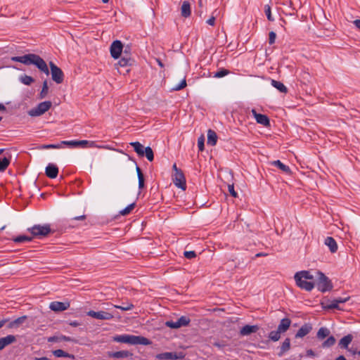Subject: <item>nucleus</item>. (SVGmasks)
<instances>
[{
    "label": "nucleus",
    "instance_id": "f257e3e1",
    "mask_svg": "<svg viewBox=\"0 0 360 360\" xmlns=\"http://www.w3.org/2000/svg\"><path fill=\"white\" fill-rule=\"evenodd\" d=\"M11 60L14 62H19L25 65H34L38 70L49 75H51V79L57 84H61L64 79V74L62 70L53 62L49 63L50 70L45 60L39 55L34 53L25 54L21 56H13Z\"/></svg>",
    "mask_w": 360,
    "mask_h": 360
},
{
    "label": "nucleus",
    "instance_id": "f03ea898",
    "mask_svg": "<svg viewBox=\"0 0 360 360\" xmlns=\"http://www.w3.org/2000/svg\"><path fill=\"white\" fill-rule=\"evenodd\" d=\"M114 340L117 342L127 343L133 345H149L151 343V342L145 337L133 335H117L114 337Z\"/></svg>",
    "mask_w": 360,
    "mask_h": 360
},
{
    "label": "nucleus",
    "instance_id": "7ed1b4c3",
    "mask_svg": "<svg viewBox=\"0 0 360 360\" xmlns=\"http://www.w3.org/2000/svg\"><path fill=\"white\" fill-rule=\"evenodd\" d=\"M27 231L31 233L32 237H33V238H42L51 233V229L49 224H36L30 228H28Z\"/></svg>",
    "mask_w": 360,
    "mask_h": 360
},
{
    "label": "nucleus",
    "instance_id": "20e7f679",
    "mask_svg": "<svg viewBox=\"0 0 360 360\" xmlns=\"http://www.w3.org/2000/svg\"><path fill=\"white\" fill-rule=\"evenodd\" d=\"M317 288L319 291L325 292L333 289V284L330 280L322 272H317Z\"/></svg>",
    "mask_w": 360,
    "mask_h": 360
},
{
    "label": "nucleus",
    "instance_id": "39448f33",
    "mask_svg": "<svg viewBox=\"0 0 360 360\" xmlns=\"http://www.w3.org/2000/svg\"><path fill=\"white\" fill-rule=\"evenodd\" d=\"M51 106L52 103L51 101H43L39 103L36 107L30 109L27 113L31 117H39L47 112Z\"/></svg>",
    "mask_w": 360,
    "mask_h": 360
},
{
    "label": "nucleus",
    "instance_id": "423d86ee",
    "mask_svg": "<svg viewBox=\"0 0 360 360\" xmlns=\"http://www.w3.org/2000/svg\"><path fill=\"white\" fill-rule=\"evenodd\" d=\"M185 357V354L180 352H163L156 355V358L159 360H180Z\"/></svg>",
    "mask_w": 360,
    "mask_h": 360
},
{
    "label": "nucleus",
    "instance_id": "0eeeda50",
    "mask_svg": "<svg viewBox=\"0 0 360 360\" xmlns=\"http://www.w3.org/2000/svg\"><path fill=\"white\" fill-rule=\"evenodd\" d=\"M191 320L186 316H182L176 321H167L165 326L170 328H179L182 326H186L189 324Z\"/></svg>",
    "mask_w": 360,
    "mask_h": 360
},
{
    "label": "nucleus",
    "instance_id": "6e6552de",
    "mask_svg": "<svg viewBox=\"0 0 360 360\" xmlns=\"http://www.w3.org/2000/svg\"><path fill=\"white\" fill-rule=\"evenodd\" d=\"M123 51V44L120 40H115L114 41L110 47V52L111 56L117 59L120 57Z\"/></svg>",
    "mask_w": 360,
    "mask_h": 360
},
{
    "label": "nucleus",
    "instance_id": "1a4fd4ad",
    "mask_svg": "<svg viewBox=\"0 0 360 360\" xmlns=\"http://www.w3.org/2000/svg\"><path fill=\"white\" fill-rule=\"evenodd\" d=\"M61 144L68 146L71 148H76V147L86 148V147H93L94 143L93 141H88L86 140L63 141H61Z\"/></svg>",
    "mask_w": 360,
    "mask_h": 360
},
{
    "label": "nucleus",
    "instance_id": "9d476101",
    "mask_svg": "<svg viewBox=\"0 0 360 360\" xmlns=\"http://www.w3.org/2000/svg\"><path fill=\"white\" fill-rule=\"evenodd\" d=\"M173 182L176 187L182 189L183 191L186 190V183L183 172H174L173 176Z\"/></svg>",
    "mask_w": 360,
    "mask_h": 360
},
{
    "label": "nucleus",
    "instance_id": "9b49d317",
    "mask_svg": "<svg viewBox=\"0 0 360 360\" xmlns=\"http://www.w3.org/2000/svg\"><path fill=\"white\" fill-rule=\"evenodd\" d=\"M296 285L301 289L307 291H311L314 288V283L312 281H308L307 280L303 279L300 277L294 276Z\"/></svg>",
    "mask_w": 360,
    "mask_h": 360
},
{
    "label": "nucleus",
    "instance_id": "f8f14e48",
    "mask_svg": "<svg viewBox=\"0 0 360 360\" xmlns=\"http://www.w3.org/2000/svg\"><path fill=\"white\" fill-rule=\"evenodd\" d=\"M262 82L264 83L263 86L266 88L272 86L277 89V90H287L284 84L279 81H276L271 78H266L263 79Z\"/></svg>",
    "mask_w": 360,
    "mask_h": 360
},
{
    "label": "nucleus",
    "instance_id": "ddd939ff",
    "mask_svg": "<svg viewBox=\"0 0 360 360\" xmlns=\"http://www.w3.org/2000/svg\"><path fill=\"white\" fill-rule=\"evenodd\" d=\"M87 314L92 318L99 320H110L113 318L112 314L103 311H94L91 310L87 313Z\"/></svg>",
    "mask_w": 360,
    "mask_h": 360
},
{
    "label": "nucleus",
    "instance_id": "4468645a",
    "mask_svg": "<svg viewBox=\"0 0 360 360\" xmlns=\"http://www.w3.org/2000/svg\"><path fill=\"white\" fill-rule=\"evenodd\" d=\"M70 307L69 302L54 301L50 303L49 308L53 311H63Z\"/></svg>",
    "mask_w": 360,
    "mask_h": 360
},
{
    "label": "nucleus",
    "instance_id": "2eb2a0df",
    "mask_svg": "<svg viewBox=\"0 0 360 360\" xmlns=\"http://www.w3.org/2000/svg\"><path fill=\"white\" fill-rule=\"evenodd\" d=\"M252 112L257 123L261 124L264 127H268L270 125L269 119L266 115L257 113L255 109L252 110Z\"/></svg>",
    "mask_w": 360,
    "mask_h": 360
},
{
    "label": "nucleus",
    "instance_id": "dca6fc26",
    "mask_svg": "<svg viewBox=\"0 0 360 360\" xmlns=\"http://www.w3.org/2000/svg\"><path fill=\"white\" fill-rule=\"evenodd\" d=\"M321 304L322 306V308L326 310L335 309L342 310V308L340 307V305L336 304L334 300L330 301L327 298H323L321 302Z\"/></svg>",
    "mask_w": 360,
    "mask_h": 360
},
{
    "label": "nucleus",
    "instance_id": "f3484780",
    "mask_svg": "<svg viewBox=\"0 0 360 360\" xmlns=\"http://www.w3.org/2000/svg\"><path fill=\"white\" fill-rule=\"evenodd\" d=\"M16 342V337L13 335H8L0 338V351L4 349L8 345Z\"/></svg>",
    "mask_w": 360,
    "mask_h": 360
},
{
    "label": "nucleus",
    "instance_id": "a211bd4d",
    "mask_svg": "<svg viewBox=\"0 0 360 360\" xmlns=\"http://www.w3.org/2000/svg\"><path fill=\"white\" fill-rule=\"evenodd\" d=\"M312 330L311 324L309 323H304L295 334L296 338H302L309 334Z\"/></svg>",
    "mask_w": 360,
    "mask_h": 360
},
{
    "label": "nucleus",
    "instance_id": "6ab92c4d",
    "mask_svg": "<svg viewBox=\"0 0 360 360\" xmlns=\"http://www.w3.org/2000/svg\"><path fill=\"white\" fill-rule=\"evenodd\" d=\"M45 174L48 177L55 179L58 176V168L56 165L50 163L46 167Z\"/></svg>",
    "mask_w": 360,
    "mask_h": 360
},
{
    "label": "nucleus",
    "instance_id": "aec40b11",
    "mask_svg": "<svg viewBox=\"0 0 360 360\" xmlns=\"http://www.w3.org/2000/svg\"><path fill=\"white\" fill-rule=\"evenodd\" d=\"M259 330V327L257 325L250 326L245 325L242 327L240 330V334L243 336L248 335L251 333H255Z\"/></svg>",
    "mask_w": 360,
    "mask_h": 360
},
{
    "label": "nucleus",
    "instance_id": "412c9836",
    "mask_svg": "<svg viewBox=\"0 0 360 360\" xmlns=\"http://www.w3.org/2000/svg\"><path fill=\"white\" fill-rule=\"evenodd\" d=\"M291 320L288 318L282 319L277 327V329L282 333L286 332L290 328Z\"/></svg>",
    "mask_w": 360,
    "mask_h": 360
},
{
    "label": "nucleus",
    "instance_id": "4be33fe9",
    "mask_svg": "<svg viewBox=\"0 0 360 360\" xmlns=\"http://www.w3.org/2000/svg\"><path fill=\"white\" fill-rule=\"evenodd\" d=\"M325 245H327L332 253H335L338 250V245L335 240L330 236H328L325 239Z\"/></svg>",
    "mask_w": 360,
    "mask_h": 360
},
{
    "label": "nucleus",
    "instance_id": "5701e85b",
    "mask_svg": "<svg viewBox=\"0 0 360 360\" xmlns=\"http://www.w3.org/2000/svg\"><path fill=\"white\" fill-rule=\"evenodd\" d=\"M48 341L50 342H61V341L75 342V340L73 338H72L69 336L63 335H54V336L50 337V338H49Z\"/></svg>",
    "mask_w": 360,
    "mask_h": 360
},
{
    "label": "nucleus",
    "instance_id": "b1692460",
    "mask_svg": "<svg viewBox=\"0 0 360 360\" xmlns=\"http://www.w3.org/2000/svg\"><path fill=\"white\" fill-rule=\"evenodd\" d=\"M181 15L184 18H188L191 15V4L188 1H184L182 3L181 7Z\"/></svg>",
    "mask_w": 360,
    "mask_h": 360
},
{
    "label": "nucleus",
    "instance_id": "393cba45",
    "mask_svg": "<svg viewBox=\"0 0 360 360\" xmlns=\"http://www.w3.org/2000/svg\"><path fill=\"white\" fill-rule=\"evenodd\" d=\"M271 165L277 167L278 169H280L281 171H283L284 173L290 174H291V170L290 167L283 163H282L279 160H274L271 162Z\"/></svg>",
    "mask_w": 360,
    "mask_h": 360
},
{
    "label": "nucleus",
    "instance_id": "a878e982",
    "mask_svg": "<svg viewBox=\"0 0 360 360\" xmlns=\"http://www.w3.org/2000/svg\"><path fill=\"white\" fill-rule=\"evenodd\" d=\"M290 349V338H285V340L282 343L280 351L278 353V356H283L284 354L288 352Z\"/></svg>",
    "mask_w": 360,
    "mask_h": 360
},
{
    "label": "nucleus",
    "instance_id": "bb28decb",
    "mask_svg": "<svg viewBox=\"0 0 360 360\" xmlns=\"http://www.w3.org/2000/svg\"><path fill=\"white\" fill-rule=\"evenodd\" d=\"M217 141V135L212 129L207 131V144L210 146H215Z\"/></svg>",
    "mask_w": 360,
    "mask_h": 360
},
{
    "label": "nucleus",
    "instance_id": "cd10ccee",
    "mask_svg": "<svg viewBox=\"0 0 360 360\" xmlns=\"http://www.w3.org/2000/svg\"><path fill=\"white\" fill-rule=\"evenodd\" d=\"M353 337L351 334L344 336L339 342V346L343 349H347L352 342Z\"/></svg>",
    "mask_w": 360,
    "mask_h": 360
},
{
    "label": "nucleus",
    "instance_id": "c85d7f7f",
    "mask_svg": "<svg viewBox=\"0 0 360 360\" xmlns=\"http://www.w3.org/2000/svg\"><path fill=\"white\" fill-rule=\"evenodd\" d=\"M130 145L133 146L134 151L138 154L139 156H144V147L141 143L135 141L130 143Z\"/></svg>",
    "mask_w": 360,
    "mask_h": 360
},
{
    "label": "nucleus",
    "instance_id": "c756f323",
    "mask_svg": "<svg viewBox=\"0 0 360 360\" xmlns=\"http://www.w3.org/2000/svg\"><path fill=\"white\" fill-rule=\"evenodd\" d=\"M134 60L130 56H123L118 61L117 64L121 67H127L132 65Z\"/></svg>",
    "mask_w": 360,
    "mask_h": 360
},
{
    "label": "nucleus",
    "instance_id": "7c9ffc66",
    "mask_svg": "<svg viewBox=\"0 0 360 360\" xmlns=\"http://www.w3.org/2000/svg\"><path fill=\"white\" fill-rule=\"evenodd\" d=\"M295 276H296V277H300L305 280H309L310 281L314 279V276L309 271H301L297 272L295 274Z\"/></svg>",
    "mask_w": 360,
    "mask_h": 360
},
{
    "label": "nucleus",
    "instance_id": "2f4dec72",
    "mask_svg": "<svg viewBox=\"0 0 360 360\" xmlns=\"http://www.w3.org/2000/svg\"><path fill=\"white\" fill-rule=\"evenodd\" d=\"M53 354L56 357H68V358H71L72 359H75V355L70 354L69 353H67V352H65V351H63V349H60L54 350L53 352Z\"/></svg>",
    "mask_w": 360,
    "mask_h": 360
},
{
    "label": "nucleus",
    "instance_id": "473e14b6",
    "mask_svg": "<svg viewBox=\"0 0 360 360\" xmlns=\"http://www.w3.org/2000/svg\"><path fill=\"white\" fill-rule=\"evenodd\" d=\"M130 355H131V354L128 351H118L112 353L110 356L117 359H124L129 356Z\"/></svg>",
    "mask_w": 360,
    "mask_h": 360
},
{
    "label": "nucleus",
    "instance_id": "72a5a7b5",
    "mask_svg": "<svg viewBox=\"0 0 360 360\" xmlns=\"http://www.w3.org/2000/svg\"><path fill=\"white\" fill-rule=\"evenodd\" d=\"M330 334V330L327 328L321 327L317 332V338L320 340H323L328 337Z\"/></svg>",
    "mask_w": 360,
    "mask_h": 360
},
{
    "label": "nucleus",
    "instance_id": "f704fd0d",
    "mask_svg": "<svg viewBox=\"0 0 360 360\" xmlns=\"http://www.w3.org/2000/svg\"><path fill=\"white\" fill-rule=\"evenodd\" d=\"M19 80L21 83L25 85H30L32 83L34 82V79L32 77L28 76L27 75H21L19 77Z\"/></svg>",
    "mask_w": 360,
    "mask_h": 360
},
{
    "label": "nucleus",
    "instance_id": "c9c22d12",
    "mask_svg": "<svg viewBox=\"0 0 360 360\" xmlns=\"http://www.w3.org/2000/svg\"><path fill=\"white\" fill-rule=\"evenodd\" d=\"M33 239V237L32 236H19L13 239V240L16 243H25V242H30Z\"/></svg>",
    "mask_w": 360,
    "mask_h": 360
},
{
    "label": "nucleus",
    "instance_id": "e433bc0d",
    "mask_svg": "<svg viewBox=\"0 0 360 360\" xmlns=\"http://www.w3.org/2000/svg\"><path fill=\"white\" fill-rule=\"evenodd\" d=\"M336 342L335 338L333 336H330L322 343L323 348H328L335 345Z\"/></svg>",
    "mask_w": 360,
    "mask_h": 360
},
{
    "label": "nucleus",
    "instance_id": "4c0bfd02",
    "mask_svg": "<svg viewBox=\"0 0 360 360\" xmlns=\"http://www.w3.org/2000/svg\"><path fill=\"white\" fill-rule=\"evenodd\" d=\"M144 155L146 157L148 161L151 162L154 159V154L152 148L148 146L144 148Z\"/></svg>",
    "mask_w": 360,
    "mask_h": 360
},
{
    "label": "nucleus",
    "instance_id": "58836bf2",
    "mask_svg": "<svg viewBox=\"0 0 360 360\" xmlns=\"http://www.w3.org/2000/svg\"><path fill=\"white\" fill-rule=\"evenodd\" d=\"M281 333H282L278 329H276V330L271 331L269 335V338L274 342L278 341L281 338Z\"/></svg>",
    "mask_w": 360,
    "mask_h": 360
},
{
    "label": "nucleus",
    "instance_id": "ea45409f",
    "mask_svg": "<svg viewBox=\"0 0 360 360\" xmlns=\"http://www.w3.org/2000/svg\"><path fill=\"white\" fill-rule=\"evenodd\" d=\"M229 73H230L229 70L224 69V68H221V69L219 70L218 71L214 72L213 77H216V78H221L226 75H228Z\"/></svg>",
    "mask_w": 360,
    "mask_h": 360
},
{
    "label": "nucleus",
    "instance_id": "a19ab883",
    "mask_svg": "<svg viewBox=\"0 0 360 360\" xmlns=\"http://www.w3.org/2000/svg\"><path fill=\"white\" fill-rule=\"evenodd\" d=\"M10 164V160L7 158H0V172H4Z\"/></svg>",
    "mask_w": 360,
    "mask_h": 360
},
{
    "label": "nucleus",
    "instance_id": "79ce46f5",
    "mask_svg": "<svg viewBox=\"0 0 360 360\" xmlns=\"http://www.w3.org/2000/svg\"><path fill=\"white\" fill-rule=\"evenodd\" d=\"M135 205H136L135 202H133V203L129 205L124 209L120 211V214L123 216L129 214L134 210V208L135 207Z\"/></svg>",
    "mask_w": 360,
    "mask_h": 360
},
{
    "label": "nucleus",
    "instance_id": "37998d69",
    "mask_svg": "<svg viewBox=\"0 0 360 360\" xmlns=\"http://www.w3.org/2000/svg\"><path fill=\"white\" fill-rule=\"evenodd\" d=\"M134 304H131V303H123L122 305H114V307L117 308V309H121L122 311H129V310H131L134 308Z\"/></svg>",
    "mask_w": 360,
    "mask_h": 360
},
{
    "label": "nucleus",
    "instance_id": "c03bdc74",
    "mask_svg": "<svg viewBox=\"0 0 360 360\" xmlns=\"http://www.w3.org/2000/svg\"><path fill=\"white\" fill-rule=\"evenodd\" d=\"M187 86L186 78L184 77L181 82L174 86L171 90H181Z\"/></svg>",
    "mask_w": 360,
    "mask_h": 360
},
{
    "label": "nucleus",
    "instance_id": "a18cd8bd",
    "mask_svg": "<svg viewBox=\"0 0 360 360\" xmlns=\"http://www.w3.org/2000/svg\"><path fill=\"white\" fill-rule=\"evenodd\" d=\"M61 142L58 144H44L41 146V149H58L62 147Z\"/></svg>",
    "mask_w": 360,
    "mask_h": 360
},
{
    "label": "nucleus",
    "instance_id": "49530a36",
    "mask_svg": "<svg viewBox=\"0 0 360 360\" xmlns=\"http://www.w3.org/2000/svg\"><path fill=\"white\" fill-rule=\"evenodd\" d=\"M205 137L203 135H201L198 139V147L200 151H203L205 149Z\"/></svg>",
    "mask_w": 360,
    "mask_h": 360
},
{
    "label": "nucleus",
    "instance_id": "de8ad7c7",
    "mask_svg": "<svg viewBox=\"0 0 360 360\" xmlns=\"http://www.w3.org/2000/svg\"><path fill=\"white\" fill-rule=\"evenodd\" d=\"M27 319V316H20V317H18V319H15L13 321L16 328H18L21 324H22Z\"/></svg>",
    "mask_w": 360,
    "mask_h": 360
},
{
    "label": "nucleus",
    "instance_id": "09e8293b",
    "mask_svg": "<svg viewBox=\"0 0 360 360\" xmlns=\"http://www.w3.org/2000/svg\"><path fill=\"white\" fill-rule=\"evenodd\" d=\"M264 12H265V14L266 15L267 19L269 21H273L274 18L271 16V8H270V6L269 5H266L264 6Z\"/></svg>",
    "mask_w": 360,
    "mask_h": 360
},
{
    "label": "nucleus",
    "instance_id": "8fccbe9b",
    "mask_svg": "<svg viewBox=\"0 0 360 360\" xmlns=\"http://www.w3.org/2000/svg\"><path fill=\"white\" fill-rule=\"evenodd\" d=\"M184 255L187 259H193L196 257V253L195 251H185Z\"/></svg>",
    "mask_w": 360,
    "mask_h": 360
},
{
    "label": "nucleus",
    "instance_id": "3c124183",
    "mask_svg": "<svg viewBox=\"0 0 360 360\" xmlns=\"http://www.w3.org/2000/svg\"><path fill=\"white\" fill-rule=\"evenodd\" d=\"M276 38V34L274 32L271 31L269 34V44H273L275 43Z\"/></svg>",
    "mask_w": 360,
    "mask_h": 360
},
{
    "label": "nucleus",
    "instance_id": "603ef678",
    "mask_svg": "<svg viewBox=\"0 0 360 360\" xmlns=\"http://www.w3.org/2000/svg\"><path fill=\"white\" fill-rule=\"evenodd\" d=\"M349 297H338L336 299H334L335 303L337 305H339L340 304L345 303L349 300Z\"/></svg>",
    "mask_w": 360,
    "mask_h": 360
},
{
    "label": "nucleus",
    "instance_id": "864d4df0",
    "mask_svg": "<svg viewBox=\"0 0 360 360\" xmlns=\"http://www.w3.org/2000/svg\"><path fill=\"white\" fill-rule=\"evenodd\" d=\"M228 189H229V191L230 194L231 195V196H233V198L238 197V193L234 190L233 184H229L228 186Z\"/></svg>",
    "mask_w": 360,
    "mask_h": 360
},
{
    "label": "nucleus",
    "instance_id": "5fc2aeb1",
    "mask_svg": "<svg viewBox=\"0 0 360 360\" xmlns=\"http://www.w3.org/2000/svg\"><path fill=\"white\" fill-rule=\"evenodd\" d=\"M138 180H139V189H142L144 187V176L139 178Z\"/></svg>",
    "mask_w": 360,
    "mask_h": 360
},
{
    "label": "nucleus",
    "instance_id": "6e6d98bb",
    "mask_svg": "<svg viewBox=\"0 0 360 360\" xmlns=\"http://www.w3.org/2000/svg\"><path fill=\"white\" fill-rule=\"evenodd\" d=\"M207 23L210 25H214V23H215V18L214 17H211L210 18H209L207 20Z\"/></svg>",
    "mask_w": 360,
    "mask_h": 360
},
{
    "label": "nucleus",
    "instance_id": "4d7b16f0",
    "mask_svg": "<svg viewBox=\"0 0 360 360\" xmlns=\"http://www.w3.org/2000/svg\"><path fill=\"white\" fill-rule=\"evenodd\" d=\"M307 356L314 357L316 356V354L312 349H307Z\"/></svg>",
    "mask_w": 360,
    "mask_h": 360
},
{
    "label": "nucleus",
    "instance_id": "13d9d810",
    "mask_svg": "<svg viewBox=\"0 0 360 360\" xmlns=\"http://www.w3.org/2000/svg\"><path fill=\"white\" fill-rule=\"evenodd\" d=\"M136 172H137V176H138V179L140 178V177H143V174L141 172V169L137 166L136 167Z\"/></svg>",
    "mask_w": 360,
    "mask_h": 360
},
{
    "label": "nucleus",
    "instance_id": "bf43d9fd",
    "mask_svg": "<svg viewBox=\"0 0 360 360\" xmlns=\"http://www.w3.org/2000/svg\"><path fill=\"white\" fill-rule=\"evenodd\" d=\"M353 24L360 30V19H356L353 21Z\"/></svg>",
    "mask_w": 360,
    "mask_h": 360
},
{
    "label": "nucleus",
    "instance_id": "052dcab7",
    "mask_svg": "<svg viewBox=\"0 0 360 360\" xmlns=\"http://www.w3.org/2000/svg\"><path fill=\"white\" fill-rule=\"evenodd\" d=\"M85 219H86V215L83 214L81 216L75 217L72 219H73V220H84Z\"/></svg>",
    "mask_w": 360,
    "mask_h": 360
},
{
    "label": "nucleus",
    "instance_id": "680f3d73",
    "mask_svg": "<svg viewBox=\"0 0 360 360\" xmlns=\"http://www.w3.org/2000/svg\"><path fill=\"white\" fill-rule=\"evenodd\" d=\"M8 328H17L13 321H10L7 325Z\"/></svg>",
    "mask_w": 360,
    "mask_h": 360
},
{
    "label": "nucleus",
    "instance_id": "e2e57ef3",
    "mask_svg": "<svg viewBox=\"0 0 360 360\" xmlns=\"http://www.w3.org/2000/svg\"><path fill=\"white\" fill-rule=\"evenodd\" d=\"M8 322V319H4L0 321V328H1L6 323Z\"/></svg>",
    "mask_w": 360,
    "mask_h": 360
},
{
    "label": "nucleus",
    "instance_id": "0e129e2a",
    "mask_svg": "<svg viewBox=\"0 0 360 360\" xmlns=\"http://www.w3.org/2000/svg\"><path fill=\"white\" fill-rule=\"evenodd\" d=\"M49 89V86H48V82L46 80H45L44 82H43V85H42V89L41 90H48Z\"/></svg>",
    "mask_w": 360,
    "mask_h": 360
},
{
    "label": "nucleus",
    "instance_id": "69168bd1",
    "mask_svg": "<svg viewBox=\"0 0 360 360\" xmlns=\"http://www.w3.org/2000/svg\"><path fill=\"white\" fill-rule=\"evenodd\" d=\"M129 47H126L124 51V56H129Z\"/></svg>",
    "mask_w": 360,
    "mask_h": 360
},
{
    "label": "nucleus",
    "instance_id": "338daca9",
    "mask_svg": "<svg viewBox=\"0 0 360 360\" xmlns=\"http://www.w3.org/2000/svg\"><path fill=\"white\" fill-rule=\"evenodd\" d=\"M33 360H50V359L46 356H44V357H40V358L35 357Z\"/></svg>",
    "mask_w": 360,
    "mask_h": 360
},
{
    "label": "nucleus",
    "instance_id": "774afa93",
    "mask_svg": "<svg viewBox=\"0 0 360 360\" xmlns=\"http://www.w3.org/2000/svg\"><path fill=\"white\" fill-rule=\"evenodd\" d=\"M335 360H347V359L344 356L340 355V356H338Z\"/></svg>",
    "mask_w": 360,
    "mask_h": 360
}]
</instances>
